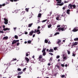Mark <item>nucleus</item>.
Masks as SVG:
<instances>
[{
    "mask_svg": "<svg viewBox=\"0 0 78 78\" xmlns=\"http://www.w3.org/2000/svg\"><path fill=\"white\" fill-rule=\"evenodd\" d=\"M33 25V23H30V24H29V25H28V27H31V26H32V25Z\"/></svg>",
    "mask_w": 78,
    "mask_h": 78,
    "instance_id": "nucleus-24",
    "label": "nucleus"
},
{
    "mask_svg": "<svg viewBox=\"0 0 78 78\" xmlns=\"http://www.w3.org/2000/svg\"><path fill=\"white\" fill-rule=\"evenodd\" d=\"M66 59V57L64 56L63 58V59Z\"/></svg>",
    "mask_w": 78,
    "mask_h": 78,
    "instance_id": "nucleus-56",
    "label": "nucleus"
},
{
    "mask_svg": "<svg viewBox=\"0 0 78 78\" xmlns=\"http://www.w3.org/2000/svg\"><path fill=\"white\" fill-rule=\"evenodd\" d=\"M14 44H16V40L13 41L12 43V45H14Z\"/></svg>",
    "mask_w": 78,
    "mask_h": 78,
    "instance_id": "nucleus-14",
    "label": "nucleus"
},
{
    "mask_svg": "<svg viewBox=\"0 0 78 78\" xmlns=\"http://www.w3.org/2000/svg\"><path fill=\"white\" fill-rule=\"evenodd\" d=\"M49 55H53V54L52 53H51V52H50V53H49Z\"/></svg>",
    "mask_w": 78,
    "mask_h": 78,
    "instance_id": "nucleus-46",
    "label": "nucleus"
},
{
    "mask_svg": "<svg viewBox=\"0 0 78 78\" xmlns=\"http://www.w3.org/2000/svg\"><path fill=\"white\" fill-rule=\"evenodd\" d=\"M32 42V41L31 40H28L27 41V43L28 44H31V42Z\"/></svg>",
    "mask_w": 78,
    "mask_h": 78,
    "instance_id": "nucleus-23",
    "label": "nucleus"
},
{
    "mask_svg": "<svg viewBox=\"0 0 78 78\" xmlns=\"http://www.w3.org/2000/svg\"><path fill=\"white\" fill-rule=\"evenodd\" d=\"M10 2H14V0H10Z\"/></svg>",
    "mask_w": 78,
    "mask_h": 78,
    "instance_id": "nucleus-60",
    "label": "nucleus"
},
{
    "mask_svg": "<svg viewBox=\"0 0 78 78\" xmlns=\"http://www.w3.org/2000/svg\"><path fill=\"white\" fill-rule=\"evenodd\" d=\"M46 55V52H44L43 53V56H45Z\"/></svg>",
    "mask_w": 78,
    "mask_h": 78,
    "instance_id": "nucleus-25",
    "label": "nucleus"
},
{
    "mask_svg": "<svg viewBox=\"0 0 78 78\" xmlns=\"http://www.w3.org/2000/svg\"><path fill=\"white\" fill-rule=\"evenodd\" d=\"M29 55L28 54V53H26V56H28Z\"/></svg>",
    "mask_w": 78,
    "mask_h": 78,
    "instance_id": "nucleus-44",
    "label": "nucleus"
},
{
    "mask_svg": "<svg viewBox=\"0 0 78 78\" xmlns=\"http://www.w3.org/2000/svg\"><path fill=\"white\" fill-rule=\"evenodd\" d=\"M45 25H43V26H42V28H45Z\"/></svg>",
    "mask_w": 78,
    "mask_h": 78,
    "instance_id": "nucleus-52",
    "label": "nucleus"
},
{
    "mask_svg": "<svg viewBox=\"0 0 78 78\" xmlns=\"http://www.w3.org/2000/svg\"><path fill=\"white\" fill-rule=\"evenodd\" d=\"M54 51V50L52 49H51L49 50V52H53Z\"/></svg>",
    "mask_w": 78,
    "mask_h": 78,
    "instance_id": "nucleus-18",
    "label": "nucleus"
},
{
    "mask_svg": "<svg viewBox=\"0 0 78 78\" xmlns=\"http://www.w3.org/2000/svg\"><path fill=\"white\" fill-rule=\"evenodd\" d=\"M70 10L68 9L67 10L66 13L68 14H70Z\"/></svg>",
    "mask_w": 78,
    "mask_h": 78,
    "instance_id": "nucleus-13",
    "label": "nucleus"
},
{
    "mask_svg": "<svg viewBox=\"0 0 78 78\" xmlns=\"http://www.w3.org/2000/svg\"><path fill=\"white\" fill-rule=\"evenodd\" d=\"M51 24H50L48 26V27L49 28H51Z\"/></svg>",
    "mask_w": 78,
    "mask_h": 78,
    "instance_id": "nucleus-26",
    "label": "nucleus"
},
{
    "mask_svg": "<svg viewBox=\"0 0 78 78\" xmlns=\"http://www.w3.org/2000/svg\"><path fill=\"white\" fill-rule=\"evenodd\" d=\"M25 12H21V14L23 15V14H25Z\"/></svg>",
    "mask_w": 78,
    "mask_h": 78,
    "instance_id": "nucleus-40",
    "label": "nucleus"
},
{
    "mask_svg": "<svg viewBox=\"0 0 78 78\" xmlns=\"http://www.w3.org/2000/svg\"><path fill=\"white\" fill-rule=\"evenodd\" d=\"M59 18H61V17H60V15H58L57 16V17L56 18V19L57 20H58L59 19Z\"/></svg>",
    "mask_w": 78,
    "mask_h": 78,
    "instance_id": "nucleus-16",
    "label": "nucleus"
},
{
    "mask_svg": "<svg viewBox=\"0 0 78 78\" xmlns=\"http://www.w3.org/2000/svg\"><path fill=\"white\" fill-rule=\"evenodd\" d=\"M8 39V37L7 36H5L3 37L2 38L3 40H7Z\"/></svg>",
    "mask_w": 78,
    "mask_h": 78,
    "instance_id": "nucleus-10",
    "label": "nucleus"
},
{
    "mask_svg": "<svg viewBox=\"0 0 78 78\" xmlns=\"http://www.w3.org/2000/svg\"><path fill=\"white\" fill-rule=\"evenodd\" d=\"M34 33V30H31L30 32H29V35L30 36H32Z\"/></svg>",
    "mask_w": 78,
    "mask_h": 78,
    "instance_id": "nucleus-5",
    "label": "nucleus"
},
{
    "mask_svg": "<svg viewBox=\"0 0 78 78\" xmlns=\"http://www.w3.org/2000/svg\"><path fill=\"white\" fill-rule=\"evenodd\" d=\"M56 2H57V3H61V2H62V1L61 0H56Z\"/></svg>",
    "mask_w": 78,
    "mask_h": 78,
    "instance_id": "nucleus-12",
    "label": "nucleus"
},
{
    "mask_svg": "<svg viewBox=\"0 0 78 78\" xmlns=\"http://www.w3.org/2000/svg\"><path fill=\"white\" fill-rule=\"evenodd\" d=\"M75 54H74V53H73V56H75Z\"/></svg>",
    "mask_w": 78,
    "mask_h": 78,
    "instance_id": "nucleus-54",
    "label": "nucleus"
},
{
    "mask_svg": "<svg viewBox=\"0 0 78 78\" xmlns=\"http://www.w3.org/2000/svg\"><path fill=\"white\" fill-rule=\"evenodd\" d=\"M61 30L62 31H64L65 30H64V29L62 27V28H61Z\"/></svg>",
    "mask_w": 78,
    "mask_h": 78,
    "instance_id": "nucleus-38",
    "label": "nucleus"
},
{
    "mask_svg": "<svg viewBox=\"0 0 78 78\" xmlns=\"http://www.w3.org/2000/svg\"><path fill=\"white\" fill-rule=\"evenodd\" d=\"M43 56L42 55H39V61H40V62H44L45 61V60L44 58H42Z\"/></svg>",
    "mask_w": 78,
    "mask_h": 78,
    "instance_id": "nucleus-1",
    "label": "nucleus"
},
{
    "mask_svg": "<svg viewBox=\"0 0 78 78\" xmlns=\"http://www.w3.org/2000/svg\"><path fill=\"white\" fill-rule=\"evenodd\" d=\"M52 60H53V57H51V58H50V59L49 60V61H52Z\"/></svg>",
    "mask_w": 78,
    "mask_h": 78,
    "instance_id": "nucleus-29",
    "label": "nucleus"
},
{
    "mask_svg": "<svg viewBox=\"0 0 78 78\" xmlns=\"http://www.w3.org/2000/svg\"><path fill=\"white\" fill-rule=\"evenodd\" d=\"M23 73V72L22 71H21L20 72H19L18 73V75H20L21 74H22Z\"/></svg>",
    "mask_w": 78,
    "mask_h": 78,
    "instance_id": "nucleus-17",
    "label": "nucleus"
},
{
    "mask_svg": "<svg viewBox=\"0 0 78 78\" xmlns=\"http://www.w3.org/2000/svg\"><path fill=\"white\" fill-rule=\"evenodd\" d=\"M59 34V32H56L54 34V36H56L57 34Z\"/></svg>",
    "mask_w": 78,
    "mask_h": 78,
    "instance_id": "nucleus-28",
    "label": "nucleus"
},
{
    "mask_svg": "<svg viewBox=\"0 0 78 78\" xmlns=\"http://www.w3.org/2000/svg\"><path fill=\"white\" fill-rule=\"evenodd\" d=\"M61 27V25H58L57 26V28H58V27Z\"/></svg>",
    "mask_w": 78,
    "mask_h": 78,
    "instance_id": "nucleus-55",
    "label": "nucleus"
},
{
    "mask_svg": "<svg viewBox=\"0 0 78 78\" xmlns=\"http://www.w3.org/2000/svg\"><path fill=\"white\" fill-rule=\"evenodd\" d=\"M56 5L58 6H62L64 5V3L62 2L61 4H56Z\"/></svg>",
    "mask_w": 78,
    "mask_h": 78,
    "instance_id": "nucleus-11",
    "label": "nucleus"
},
{
    "mask_svg": "<svg viewBox=\"0 0 78 78\" xmlns=\"http://www.w3.org/2000/svg\"><path fill=\"white\" fill-rule=\"evenodd\" d=\"M54 50H57V48L56 47L54 48Z\"/></svg>",
    "mask_w": 78,
    "mask_h": 78,
    "instance_id": "nucleus-51",
    "label": "nucleus"
},
{
    "mask_svg": "<svg viewBox=\"0 0 78 78\" xmlns=\"http://www.w3.org/2000/svg\"><path fill=\"white\" fill-rule=\"evenodd\" d=\"M3 27V30L4 31H6V30H10V29L9 28H5V25H3L2 26Z\"/></svg>",
    "mask_w": 78,
    "mask_h": 78,
    "instance_id": "nucleus-4",
    "label": "nucleus"
},
{
    "mask_svg": "<svg viewBox=\"0 0 78 78\" xmlns=\"http://www.w3.org/2000/svg\"><path fill=\"white\" fill-rule=\"evenodd\" d=\"M67 52L68 55H70V51L67 50Z\"/></svg>",
    "mask_w": 78,
    "mask_h": 78,
    "instance_id": "nucleus-42",
    "label": "nucleus"
},
{
    "mask_svg": "<svg viewBox=\"0 0 78 78\" xmlns=\"http://www.w3.org/2000/svg\"><path fill=\"white\" fill-rule=\"evenodd\" d=\"M35 34H34L33 35V37H34L35 36Z\"/></svg>",
    "mask_w": 78,
    "mask_h": 78,
    "instance_id": "nucleus-59",
    "label": "nucleus"
},
{
    "mask_svg": "<svg viewBox=\"0 0 78 78\" xmlns=\"http://www.w3.org/2000/svg\"><path fill=\"white\" fill-rule=\"evenodd\" d=\"M5 5H6V4L5 3L2 4V6H5Z\"/></svg>",
    "mask_w": 78,
    "mask_h": 78,
    "instance_id": "nucleus-47",
    "label": "nucleus"
},
{
    "mask_svg": "<svg viewBox=\"0 0 78 78\" xmlns=\"http://www.w3.org/2000/svg\"><path fill=\"white\" fill-rule=\"evenodd\" d=\"M60 58V56L59 55H57L56 57L57 59H58Z\"/></svg>",
    "mask_w": 78,
    "mask_h": 78,
    "instance_id": "nucleus-39",
    "label": "nucleus"
},
{
    "mask_svg": "<svg viewBox=\"0 0 78 78\" xmlns=\"http://www.w3.org/2000/svg\"><path fill=\"white\" fill-rule=\"evenodd\" d=\"M72 7H73V5L69 4V5L68 6V8L69 9H73Z\"/></svg>",
    "mask_w": 78,
    "mask_h": 78,
    "instance_id": "nucleus-6",
    "label": "nucleus"
},
{
    "mask_svg": "<svg viewBox=\"0 0 78 78\" xmlns=\"http://www.w3.org/2000/svg\"><path fill=\"white\" fill-rule=\"evenodd\" d=\"M75 41H78V38H76L74 39Z\"/></svg>",
    "mask_w": 78,
    "mask_h": 78,
    "instance_id": "nucleus-31",
    "label": "nucleus"
},
{
    "mask_svg": "<svg viewBox=\"0 0 78 78\" xmlns=\"http://www.w3.org/2000/svg\"><path fill=\"white\" fill-rule=\"evenodd\" d=\"M45 50H46V48H43V50L42 51V53H43V52H45Z\"/></svg>",
    "mask_w": 78,
    "mask_h": 78,
    "instance_id": "nucleus-19",
    "label": "nucleus"
},
{
    "mask_svg": "<svg viewBox=\"0 0 78 78\" xmlns=\"http://www.w3.org/2000/svg\"><path fill=\"white\" fill-rule=\"evenodd\" d=\"M55 66L57 67V68H58V69H60V66H59L58 65V64H57L56 65H55Z\"/></svg>",
    "mask_w": 78,
    "mask_h": 78,
    "instance_id": "nucleus-20",
    "label": "nucleus"
},
{
    "mask_svg": "<svg viewBox=\"0 0 78 78\" xmlns=\"http://www.w3.org/2000/svg\"><path fill=\"white\" fill-rule=\"evenodd\" d=\"M61 66H62V67H64V65L63 64H61Z\"/></svg>",
    "mask_w": 78,
    "mask_h": 78,
    "instance_id": "nucleus-45",
    "label": "nucleus"
},
{
    "mask_svg": "<svg viewBox=\"0 0 78 78\" xmlns=\"http://www.w3.org/2000/svg\"><path fill=\"white\" fill-rule=\"evenodd\" d=\"M17 70L18 71H20L22 70V69H20V68H18L17 69Z\"/></svg>",
    "mask_w": 78,
    "mask_h": 78,
    "instance_id": "nucleus-37",
    "label": "nucleus"
},
{
    "mask_svg": "<svg viewBox=\"0 0 78 78\" xmlns=\"http://www.w3.org/2000/svg\"><path fill=\"white\" fill-rule=\"evenodd\" d=\"M25 34H28V32H25Z\"/></svg>",
    "mask_w": 78,
    "mask_h": 78,
    "instance_id": "nucleus-64",
    "label": "nucleus"
},
{
    "mask_svg": "<svg viewBox=\"0 0 78 78\" xmlns=\"http://www.w3.org/2000/svg\"><path fill=\"white\" fill-rule=\"evenodd\" d=\"M41 28V27L40 26H38L37 27V29H39Z\"/></svg>",
    "mask_w": 78,
    "mask_h": 78,
    "instance_id": "nucleus-62",
    "label": "nucleus"
},
{
    "mask_svg": "<svg viewBox=\"0 0 78 78\" xmlns=\"http://www.w3.org/2000/svg\"><path fill=\"white\" fill-rule=\"evenodd\" d=\"M64 3H68V2L65 1Z\"/></svg>",
    "mask_w": 78,
    "mask_h": 78,
    "instance_id": "nucleus-63",
    "label": "nucleus"
},
{
    "mask_svg": "<svg viewBox=\"0 0 78 78\" xmlns=\"http://www.w3.org/2000/svg\"><path fill=\"white\" fill-rule=\"evenodd\" d=\"M4 20H5L4 23H5V24H6V25L8 24V20H7L6 18H4Z\"/></svg>",
    "mask_w": 78,
    "mask_h": 78,
    "instance_id": "nucleus-7",
    "label": "nucleus"
},
{
    "mask_svg": "<svg viewBox=\"0 0 78 78\" xmlns=\"http://www.w3.org/2000/svg\"><path fill=\"white\" fill-rule=\"evenodd\" d=\"M19 42V40H16V42Z\"/></svg>",
    "mask_w": 78,
    "mask_h": 78,
    "instance_id": "nucleus-53",
    "label": "nucleus"
},
{
    "mask_svg": "<svg viewBox=\"0 0 78 78\" xmlns=\"http://www.w3.org/2000/svg\"><path fill=\"white\" fill-rule=\"evenodd\" d=\"M78 44V42H75L74 44H73L72 45V48H73V46H74L75 45H76Z\"/></svg>",
    "mask_w": 78,
    "mask_h": 78,
    "instance_id": "nucleus-9",
    "label": "nucleus"
},
{
    "mask_svg": "<svg viewBox=\"0 0 78 78\" xmlns=\"http://www.w3.org/2000/svg\"><path fill=\"white\" fill-rule=\"evenodd\" d=\"M16 45L17 46H19V43H17Z\"/></svg>",
    "mask_w": 78,
    "mask_h": 78,
    "instance_id": "nucleus-58",
    "label": "nucleus"
},
{
    "mask_svg": "<svg viewBox=\"0 0 78 78\" xmlns=\"http://www.w3.org/2000/svg\"><path fill=\"white\" fill-rule=\"evenodd\" d=\"M65 77V76L64 75H62V78H64Z\"/></svg>",
    "mask_w": 78,
    "mask_h": 78,
    "instance_id": "nucleus-50",
    "label": "nucleus"
},
{
    "mask_svg": "<svg viewBox=\"0 0 78 78\" xmlns=\"http://www.w3.org/2000/svg\"><path fill=\"white\" fill-rule=\"evenodd\" d=\"M20 66H21V67H23V66H25V65H24V64H23V63H21V64Z\"/></svg>",
    "mask_w": 78,
    "mask_h": 78,
    "instance_id": "nucleus-36",
    "label": "nucleus"
},
{
    "mask_svg": "<svg viewBox=\"0 0 78 78\" xmlns=\"http://www.w3.org/2000/svg\"><path fill=\"white\" fill-rule=\"evenodd\" d=\"M17 61V59L16 58H13L12 60L11 61Z\"/></svg>",
    "mask_w": 78,
    "mask_h": 78,
    "instance_id": "nucleus-32",
    "label": "nucleus"
},
{
    "mask_svg": "<svg viewBox=\"0 0 78 78\" xmlns=\"http://www.w3.org/2000/svg\"><path fill=\"white\" fill-rule=\"evenodd\" d=\"M42 16V14L41 13H39L38 14V17H41V16Z\"/></svg>",
    "mask_w": 78,
    "mask_h": 78,
    "instance_id": "nucleus-21",
    "label": "nucleus"
},
{
    "mask_svg": "<svg viewBox=\"0 0 78 78\" xmlns=\"http://www.w3.org/2000/svg\"><path fill=\"white\" fill-rule=\"evenodd\" d=\"M62 9H63L64 10L65 9H66V8H65V7H63Z\"/></svg>",
    "mask_w": 78,
    "mask_h": 78,
    "instance_id": "nucleus-57",
    "label": "nucleus"
},
{
    "mask_svg": "<svg viewBox=\"0 0 78 78\" xmlns=\"http://www.w3.org/2000/svg\"><path fill=\"white\" fill-rule=\"evenodd\" d=\"M25 10L27 12H28V11L29 9L27 8H26Z\"/></svg>",
    "mask_w": 78,
    "mask_h": 78,
    "instance_id": "nucleus-43",
    "label": "nucleus"
},
{
    "mask_svg": "<svg viewBox=\"0 0 78 78\" xmlns=\"http://www.w3.org/2000/svg\"><path fill=\"white\" fill-rule=\"evenodd\" d=\"M26 69H27V68H24L23 70V72H25V71H26Z\"/></svg>",
    "mask_w": 78,
    "mask_h": 78,
    "instance_id": "nucleus-33",
    "label": "nucleus"
},
{
    "mask_svg": "<svg viewBox=\"0 0 78 78\" xmlns=\"http://www.w3.org/2000/svg\"><path fill=\"white\" fill-rule=\"evenodd\" d=\"M51 14H52V12H50V15H51Z\"/></svg>",
    "mask_w": 78,
    "mask_h": 78,
    "instance_id": "nucleus-61",
    "label": "nucleus"
},
{
    "mask_svg": "<svg viewBox=\"0 0 78 78\" xmlns=\"http://www.w3.org/2000/svg\"><path fill=\"white\" fill-rule=\"evenodd\" d=\"M47 20H43V21H42L41 22H42L43 23H44V22H46V21H47Z\"/></svg>",
    "mask_w": 78,
    "mask_h": 78,
    "instance_id": "nucleus-34",
    "label": "nucleus"
},
{
    "mask_svg": "<svg viewBox=\"0 0 78 78\" xmlns=\"http://www.w3.org/2000/svg\"><path fill=\"white\" fill-rule=\"evenodd\" d=\"M37 33L38 34H39L41 33L40 30L39 29H37L36 30V29H35L34 31V33Z\"/></svg>",
    "mask_w": 78,
    "mask_h": 78,
    "instance_id": "nucleus-2",
    "label": "nucleus"
},
{
    "mask_svg": "<svg viewBox=\"0 0 78 78\" xmlns=\"http://www.w3.org/2000/svg\"><path fill=\"white\" fill-rule=\"evenodd\" d=\"M77 28L78 27H76L74 28L72 30V31L73 32H76V31H78V29Z\"/></svg>",
    "mask_w": 78,
    "mask_h": 78,
    "instance_id": "nucleus-3",
    "label": "nucleus"
},
{
    "mask_svg": "<svg viewBox=\"0 0 78 78\" xmlns=\"http://www.w3.org/2000/svg\"><path fill=\"white\" fill-rule=\"evenodd\" d=\"M14 37L15 39H18V36L17 35H15Z\"/></svg>",
    "mask_w": 78,
    "mask_h": 78,
    "instance_id": "nucleus-27",
    "label": "nucleus"
},
{
    "mask_svg": "<svg viewBox=\"0 0 78 78\" xmlns=\"http://www.w3.org/2000/svg\"><path fill=\"white\" fill-rule=\"evenodd\" d=\"M25 59L26 61H27V63H28V62H29V61H30V59L28 58L27 57H26L25 58Z\"/></svg>",
    "mask_w": 78,
    "mask_h": 78,
    "instance_id": "nucleus-8",
    "label": "nucleus"
},
{
    "mask_svg": "<svg viewBox=\"0 0 78 78\" xmlns=\"http://www.w3.org/2000/svg\"><path fill=\"white\" fill-rule=\"evenodd\" d=\"M73 9H76V5H73Z\"/></svg>",
    "mask_w": 78,
    "mask_h": 78,
    "instance_id": "nucleus-22",
    "label": "nucleus"
},
{
    "mask_svg": "<svg viewBox=\"0 0 78 78\" xmlns=\"http://www.w3.org/2000/svg\"><path fill=\"white\" fill-rule=\"evenodd\" d=\"M0 32L1 33H4V32H3V31H2L1 30H0Z\"/></svg>",
    "mask_w": 78,
    "mask_h": 78,
    "instance_id": "nucleus-49",
    "label": "nucleus"
},
{
    "mask_svg": "<svg viewBox=\"0 0 78 78\" xmlns=\"http://www.w3.org/2000/svg\"><path fill=\"white\" fill-rule=\"evenodd\" d=\"M44 42H45V43H48V40H45L44 41Z\"/></svg>",
    "mask_w": 78,
    "mask_h": 78,
    "instance_id": "nucleus-35",
    "label": "nucleus"
},
{
    "mask_svg": "<svg viewBox=\"0 0 78 78\" xmlns=\"http://www.w3.org/2000/svg\"><path fill=\"white\" fill-rule=\"evenodd\" d=\"M62 27L65 30H66V29H67V26H65L63 25Z\"/></svg>",
    "mask_w": 78,
    "mask_h": 78,
    "instance_id": "nucleus-15",
    "label": "nucleus"
},
{
    "mask_svg": "<svg viewBox=\"0 0 78 78\" xmlns=\"http://www.w3.org/2000/svg\"><path fill=\"white\" fill-rule=\"evenodd\" d=\"M58 30H59V31H61V28L59 27L58 28Z\"/></svg>",
    "mask_w": 78,
    "mask_h": 78,
    "instance_id": "nucleus-41",
    "label": "nucleus"
},
{
    "mask_svg": "<svg viewBox=\"0 0 78 78\" xmlns=\"http://www.w3.org/2000/svg\"><path fill=\"white\" fill-rule=\"evenodd\" d=\"M17 78H21V76H17Z\"/></svg>",
    "mask_w": 78,
    "mask_h": 78,
    "instance_id": "nucleus-48",
    "label": "nucleus"
},
{
    "mask_svg": "<svg viewBox=\"0 0 78 78\" xmlns=\"http://www.w3.org/2000/svg\"><path fill=\"white\" fill-rule=\"evenodd\" d=\"M61 42V41H60V40H59V41H58V42H57V44H60Z\"/></svg>",
    "mask_w": 78,
    "mask_h": 78,
    "instance_id": "nucleus-30",
    "label": "nucleus"
}]
</instances>
